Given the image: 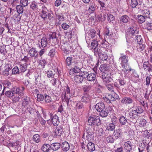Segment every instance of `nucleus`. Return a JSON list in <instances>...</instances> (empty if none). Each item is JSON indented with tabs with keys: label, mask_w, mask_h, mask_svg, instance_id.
Segmentation results:
<instances>
[{
	"label": "nucleus",
	"mask_w": 152,
	"mask_h": 152,
	"mask_svg": "<svg viewBox=\"0 0 152 152\" xmlns=\"http://www.w3.org/2000/svg\"><path fill=\"white\" fill-rule=\"evenodd\" d=\"M137 18L138 22L140 23H142L145 22V19L146 18L145 17L141 15H138Z\"/></svg>",
	"instance_id": "nucleus-30"
},
{
	"label": "nucleus",
	"mask_w": 152,
	"mask_h": 152,
	"mask_svg": "<svg viewBox=\"0 0 152 152\" xmlns=\"http://www.w3.org/2000/svg\"><path fill=\"white\" fill-rule=\"evenodd\" d=\"M106 109L107 108L100 112V115L102 117H106L107 116L108 112L107 110H106Z\"/></svg>",
	"instance_id": "nucleus-36"
},
{
	"label": "nucleus",
	"mask_w": 152,
	"mask_h": 152,
	"mask_svg": "<svg viewBox=\"0 0 152 152\" xmlns=\"http://www.w3.org/2000/svg\"><path fill=\"white\" fill-rule=\"evenodd\" d=\"M48 14V13L42 12V13L40 15V16L44 20H45L46 19L47 17Z\"/></svg>",
	"instance_id": "nucleus-60"
},
{
	"label": "nucleus",
	"mask_w": 152,
	"mask_h": 152,
	"mask_svg": "<svg viewBox=\"0 0 152 152\" xmlns=\"http://www.w3.org/2000/svg\"><path fill=\"white\" fill-rule=\"evenodd\" d=\"M37 100L38 101H41L44 99V95L37 94Z\"/></svg>",
	"instance_id": "nucleus-55"
},
{
	"label": "nucleus",
	"mask_w": 152,
	"mask_h": 152,
	"mask_svg": "<svg viewBox=\"0 0 152 152\" xmlns=\"http://www.w3.org/2000/svg\"><path fill=\"white\" fill-rule=\"evenodd\" d=\"M61 146L60 143L55 142L51 144L50 148L54 151H56L59 149Z\"/></svg>",
	"instance_id": "nucleus-17"
},
{
	"label": "nucleus",
	"mask_w": 152,
	"mask_h": 152,
	"mask_svg": "<svg viewBox=\"0 0 152 152\" xmlns=\"http://www.w3.org/2000/svg\"><path fill=\"white\" fill-rule=\"evenodd\" d=\"M115 82H117L119 86H124L126 84V82L123 79H118L116 80Z\"/></svg>",
	"instance_id": "nucleus-38"
},
{
	"label": "nucleus",
	"mask_w": 152,
	"mask_h": 152,
	"mask_svg": "<svg viewBox=\"0 0 152 152\" xmlns=\"http://www.w3.org/2000/svg\"><path fill=\"white\" fill-rule=\"evenodd\" d=\"M87 75V79L89 81H93L95 80L96 79V74L94 73H91L88 74L86 73Z\"/></svg>",
	"instance_id": "nucleus-20"
},
{
	"label": "nucleus",
	"mask_w": 152,
	"mask_h": 152,
	"mask_svg": "<svg viewBox=\"0 0 152 152\" xmlns=\"http://www.w3.org/2000/svg\"><path fill=\"white\" fill-rule=\"evenodd\" d=\"M136 41L138 44H141L142 43V38L140 35H137L135 37Z\"/></svg>",
	"instance_id": "nucleus-41"
},
{
	"label": "nucleus",
	"mask_w": 152,
	"mask_h": 152,
	"mask_svg": "<svg viewBox=\"0 0 152 152\" xmlns=\"http://www.w3.org/2000/svg\"><path fill=\"white\" fill-rule=\"evenodd\" d=\"M44 100L46 103H50L52 102L53 99L51 97L47 95V94H44Z\"/></svg>",
	"instance_id": "nucleus-31"
},
{
	"label": "nucleus",
	"mask_w": 152,
	"mask_h": 152,
	"mask_svg": "<svg viewBox=\"0 0 152 152\" xmlns=\"http://www.w3.org/2000/svg\"><path fill=\"white\" fill-rule=\"evenodd\" d=\"M49 115H50L53 125L55 126H57L59 123V117L56 115H54L52 117L53 115L50 113L49 114Z\"/></svg>",
	"instance_id": "nucleus-9"
},
{
	"label": "nucleus",
	"mask_w": 152,
	"mask_h": 152,
	"mask_svg": "<svg viewBox=\"0 0 152 152\" xmlns=\"http://www.w3.org/2000/svg\"><path fill=\"white\" fill-rule=\"evenodd\" d=\"M96 8L95 7L94 5H92L90 6L88 9V11L90 13L93 12Z\"/></svg>",
	"instance_id": "nucleus-52"
},
{
	"label": "nucleus",
	"mask_w": 152,
	"mask_h": 152,
	"mask_svg": "<svg viewBox=\"0 0 152 152\" xmlns=\"http://www.w3.org/2000/svg\"><path fill=\"white\" fill-rule=\"evenodd\" d=\"M115 125L114 123H110L107 126V129L110 131H113L115 128Z\"/></svg>",
	"instance_id": "nucleus-44"
},
{
	"label": "nucleus",
	"mask_w": 152,
	"mask_h": 152,
	"mask_svg": "<svg viewBox=\"0 0 152 152\" xmlns=\"http://www.w3.org/2000/svg\"><path fill=\"white\" fill-rule=\"evenodd\" d=\"M35 81L36 84L41 83V76L39 74H37L35 76Z\"/></svg>",
	"instance_id": "nucleus-42"
},
{
	"label": "nucleus",
	"mask_w": 152,
	"mask_h": 152,
	"mask_svg": "<svg viewBox=\"0 0 152 152\" xmlns=\"http://www.w3.org/2000/svg\"><path fill=\"white\" fill-rule=\"evenodd\" d=\"M17 12L19 14L22 13L23 11V7L20 5H17L16 7Z\"/></svg>",
	"instance_id": "nucleus-48"
},
{
	"label": "nucleus",
	"mask_w": 152,
	"mask_h": 152,
	"mask_svg": "<svg viewBox=\"0 0 152 152\" xmlns=\"http://www.w3.org/2000/svg\"><path fill=\"white\" fill-rule=\"evenodd\" d=\"M84 93L91 92L92 90V86L91 85L85 86L83 88Z\"/></svg>",
	"instance_id": "nucleus-29"
},
{
	"label": "nucleus",
	"mask_w": 152,
	"mask_h": 152,
	"mask_svg": "<svg viewBox=\"0 0 152 152\" xmlns=\"http://www.w3.org/2000/svg\"><path fill=\"white\" fill-rule=\"evenodd\" d=\"M72 58L71 57H68L66 59V62L67 65L68 66L70 65L72 63Z\"/></svg>",
	"instance_id": "nucleus-54"
},
{
	"label": "nucleus",
	"mask_w": 152,
	"mask_h": 152,
	"mask_svg": "<svg viewBox=\"0 0 152 152\" xmlns=\"http://www.w3.org/2000/svg\"><path fill=\"white\" fill-rule=\"evenodd\" d=\"M56 53L55 50L54 49H52L50 50L48 53V55L52 58L55 56Z\"/></svg>",
	"instance_id": "nucleus-49"
},
{
	"label": "nucleus",
	"mask_w": 152,
	"mask_h": 152,
	"mask_svg": "<svg viewBox=\"0 0 152 152\" xmlns=\"http://www.w3.org/2000/svg\"><path fill=\"white\" fill-rule=\"evenodd\" d=\"M50 148V145L47 144H44L42 146V150L44 152H48Z\"/></svg>",
	"instance_id": "nucleus-26"
},
{
	"label": "nucleus",
	"mask_w": 152,
	"mask_h": 152,
	"mask_svg": "<svg viewBox=\"0 0 152 152\" xmlns=\"http://www.w3.org/2000/svg\"><path fill=\"white\" fill-rule=\"evenodd\" d=\"M30 98L29 97H25L23 99L22 105L23 106L25 107L26 105L29 104L30 102Z\"/></svg>",
	"instance_id": "nucleus-25"
},
{
	"label": "nucleus",
	"mask_w": 152,
	"mask_h": 152,
	"mask_svg": "<svg viewBox=\"0 0 152 152\" xmlns=\"http://www.w3.org/2000/svg\"><path fill=\"white\" fill-rule=\"evenodd\" d=\"M47 75L48 77H53L54 74L52 71L49 70L47 72Z\"/></svg>",
	"instance_id": "nucleus-61"
},
{
	"label": "nucleus",
	"mask_w": 152,
	"mask_h": 152,
	"mask_svg": "<svg viewBox=\"0 0 152 152\" xmlns=\"http://www.w3.org/2000/svg\"><path fill=\"white\" fill-rule=\"evenodd\" d=\"M96 31L94 30H91L89 34L90 37L92 38H94L96 36Z\"/></svg>",
	"instance_id": "nucleus-58"
},
{
	"label": "nucleus",
	"mask_w": 152,
	"mask_h": 152,
	"mask_svg": "<svg viewBox=\"0 0 152 152\" xmlns=\"http://www.w3.org/2000/svg\"><path fill=\"white\" fill-rule=\"evenodd\" d=\"M142 15L145 17L146 18H149L150 16V13L148 9H145L142 11Z\"/></svg>",
	"instance_id": "nucleus-21"
},
{
	"label": "nucleus",
	"mask_w": 152,
	"mask_h": 152,
	"mask_svg": "<svg viewBox=\"0 0 152 152\" xmlns=\"http://www.w3.org/2000/svg\"><path fill=\"white\" fill-rule=\"evenodd\" d=\"M134 110L137 112L138 115L142 113L143 111L142 107L139 106H136L135 109Z\"/></svg>",
	"instance_id": "nucleus-50"
},
{
	"label": "nucleus",
	"mask_w": 152,
	"mask_h": 152,
	"mask_svg": "<svg viewBox=\"0 0 152 152\" xmlns=\"http://www.w3.org/2000/svg\"><path fill=\"white\" fill-rule=\"evenodd\" d=\"M99 69L102 72H103V73H105V72L108 69V68L106 64L101 65Z\"/></svg>",
	"instance_id": "nucleus-39"
},
{
	"label": "nucleus",
	"mask_w": 152,
	"mask_h": 152,
	"mask_svg": "<svg viewBox=\"0 0 152 152\" xmlns=\"http://www.w3.org/2000/svg\"><path fill=\"white\" fill-rule=\"evenodd\" d=\"M145 28L148 30H152V23H148L145 26Z\"/></svg>",
	"instance_id": "nucleus-64"
},
{
	"label": "nucleus",
	"mask_w": 152,
	"mask_h": 152,
	"mask_svg": "<svg viewBox=\"0 0 152 152\" xmlns=\"http://www.w3.org/2000/svg\"><path fill=\"white\" fill-rule=\"evenodd\" d=\"M99 44L98 41L96 40L93 39L91 43V46H89L90 49L92 51H94L95 49L98 48Z\"/></svg>",
	"instance_id": "nucleus-14"
},
{
	"label": "nucleus",
	"mask_w": 152,
	"mask_h": 152,
	"mask_svg": "<svg viewBox=\"0 0 152 152\" xmlns=\"http://www.w3.org/2000/svg\"><path fill=\"white\" fill-rule=\"evenodd\" d=\"M150 64H149V63L148 61L145 62L143 64V68L145 70V71L147 70V69L149 67V65Z\"/></svg>",
	"instance_id": "nucleus-62"
},
{
	"label": "nucleus",
	"mask_w": 152,
	"mask_h": 152,
	"mask_svg": "<svg viewBox=\"0 0 152 152\" xmlns=\"http://www.w3.org/2000/svg\"><path fill=\"white\" fill-rule=\"evenodd\" d=\"M128 56L124 55L120 57L119 58V61L120 62L121 68L122 72L124 73L125 76L129 74L131 70V68L128 63Z\"/></svg>",
	"instance_id": "nucleus-1"
},
{
	"label": "nucleus",
	"mask_w": 152,
	"mask_h": 152,
	"mask_svg": "<svg viewBox=\"0 0 152 152\" xmlns=\"http://www.w3.org/2000/svg\"><path fill=\"white\" fill-rule=\"evenodd\" d=\"M107 17L108 20L110 22L113 21L115 19L114 16L110 14H108Z\"/></svg>",
	"instance_id": "nucleus-56"
},
{
	"label": "nucleus",
	"mask_w": 152,
	"mask_h": 152,
	"mask_svg": "<svg viewBox=\"0 0 152 152\" xmlns=\"http://www.w3.org/2000/svg\"><path fill=\"white\" fill-rule=\"evenodd\" d=\"M25 89L23 86H21L20 87L15 86L13 87L12 90L15 94H18L20 96H21L23 94V91Z\"/></svg>",
	"instance_id": "nucleus-8"
},
{
	"label": "nucleus",
	"mask_w": 152,
	"mask_h": 152,
	"mask_svg": "<svg viewBox=\"0 0 152 152\" xmlns=\"http://www.w3.org/2000/svg\"><path fill=\"white\" fill-rule=\"evenodd\" d=\"M103 82L105 85L107 84L112 81V79L111 78V75L110 74H107L106 73H103L102 77Z\"/></svg>",
	"instance_id": "nucleus-6"
},
{
	"label": "nucleus",
	"mask_w": 152,
	"mask_h": 152,
	"mask_svg": "<svg viewBox=\"0 0 152 152\" xmlns=\"http://www.w3.org/2000/svg\"><path fill=\"white\" fill-rule=\"evenodd\" d=\"M84 77L82 75H76L74 77V80L77 83H81L83 80Z\"/></svg>",
	"instance_id": "nucleus-22"
},
{
	"label": "nucleus",
	"mask_w": 152,
	"mask_h": 152,
	"mask_svg": "<svg viewBox=\"0 0 152 152\" xmlns=\"http://www.w3.org/2000/svg\"><path fill=\"white\" fill-rule=\"evenodd\" d=\"M55 132L57 135H60L62 133V129L60 127H58L55 130Z\"/></svg>",
	"instance_id": "nucleus-46"
},
{
	"label": "nucleus",
	"mask_w": 152,
	"mask_h": 152,
	"mask_svg": "<svg viewBox=\"0 0 152 152\" xmlns=\"http://www.w3.org/2000/svg\"><path fill=\"white\" fill-rule=\"evenodd\" d=\"M131 71H132V73L131 74L132 77H134L136 78H138L139 77V75L137 74V73L135 71V70H134L132 69H131V70L130 71V72H129V74H128L127 75H130V72ZM126 76V75L125 76H125Z\"/></svg>",
	"instance_id": "nucleus-43"
},
{
	"label": "nucleus",
	"mask_w": 152,
	"mask_h": 152,
	"mask_svg": "<svg viewBox=\"0 0 152 152\" xmlns=\"http://www.w3.org/2000/svg\"><path fill=\"white\" fill-rule=\"evenodd\" d=\"M20 3L24 7L26 6L28 4V0H20Z\"/></svg>",
	"instance_id": "nucleus-59"
},
{
	"label": "nucleus",
	"mask_w": 152,
	"mask_h": 152,
	"mask_svg": "<svg viewBox=\"0 0 152 152\" xmlns=\"http://www.w3.org/2000/svg\"><path fill=\"white\" fill-rule=\"evenodd\" d=\"M12 73L13 75H16L19 74L20 70L17 66H15L12 69Z\"/></svg>",
	"instance_id": "nucleus-40"
},
{
	"label": "nucleus",
	"mask_w": 152,
	"mask_h": 152,
	"mask_svg": "<svg viewBox=\"0 0 152 152\" xmlns=\"http://www.w3.org/2000/svg\"><path fill=\"white\" fill-rule=\"evenodd\" d=\"M119 121L121 124L122 125H126L127 124V121L124 116L120 117Z\"/></svg>",
	"instance_id": "nucleus-32"
},
{
	"label": "nucleus",
	"mask_w": 152,
	"mask_h": 152,
	"mask_svg": "<svg viewBox=\"0 0 152 152\" xmlns=\"http://www.w3.org/2000/svg\"><path fill=\"white\" fill-rule=\"evenodd\" d=\"M61 27L64 30L68 29L69 27V26L66 23H64L61 25Z\"/></svg>",
	"instance_id": "nucleus-63"
},
{
	"label": "nucleus",
	"mask_w": 152,
	"mask_h": 152,
	"mask_svg": "<svg viewBox=\"0 0 152 152\" xmlns=\"http://www.w3.org/2000/svg\"><path fill=\"white\" fill-rule=\"evenodd\" d=\"M105 86L108 90L111 92H113L115 89L120 88V86L117 82H115L114 84H107Z\"/></svg>",
	"instance_id": "nucleus-7"
},
{
	"label": "nucleus",
	"mask_w": 152,
	"mask_h": 152,
	"mask_svg": "<svg viewBox=\"0 0 152 152\" xmlns=\"http://www.w3.org/2000/svg\"><path fill=\"white\" fill-rule=\"evenodd\" d=\"M140 2L139 0H131L130 6L132 8H137L140 5Z\"/></svg>",
	"instance_id": "nucleus-23"
},
{
	"label": "nucleus",
	"mask_w": 152,
	"mask_h": 152,
	"mask_svg": "<svg viewBox=\"0 0 152 152\" xmlns=\"http://www.w3.org/2000/svg\"><path fill=\"white\" fill-rule=\"evenodd\" d=\"M28 54L32 57H34L35 58L38 57V53L36 49L32 48L30 49L28 51Z\"/></svg>",
	"instance_id": "nucleus-12"
},
{
	"label": "nucleus",
	"mask_w": 152,
	"mask_h": 152,
	"mask_svg": "<svg viewBox=\"0 0 152 152\" xmlns=\"http://www.w3.org/2000/svg\"><path fill=\"white\" fill-rule=\"evenodd\" d=\"M127 31L129 34H131L132 35H135V34H137L138 32L137 29L134 27L128 28L127 29Z\"/></svg>",
	"instance_id": "nucleus-27"
},
{
	"label": "nucleus",
	"mask_w": 152,
	"mask_h": 152,
	"mask_svg": "<svg viewBox=\"0 0 152 152\" xmlns=\"http://www.w3.org/2000/svg\"><path fill=\"white\" fill-rule=\"evenodd\" d=\"M125 149L127 152H129L132 149V145L131 142L130 141L125 142L124 145Z\"/></svg>",
	"instance_id": "nucleus-16"
},
{
	"label": "nucleus",
	"mask_w": 152,
	"mask_h": 152,
	"mask_svg": "<svg viewBox=\"0 0 152 152\" xmlns=\"http://www.w3.org/2000/svg\"><path fill=\"white\" fill-rule=\"evenodd\" d=\"M41 43L42 47H45L48 44V41L46 38L45 37H43L41 39Z\"/></svg>",
	"instance_id": "nucleus-34"
},
{
	"label": "nucleus",
	"mask_w": 152,
	"mask_h": 152,
	"mask_svg": "<svg viewBox=\"0 0 152 152\" xmlns=\"http://www.w3.org/2000/svg\"><path fill=\"white\" fill-rule=\"evenodd\" d=\"M91 99V98L88 94L84 93L83 95L81 97V101L86 104L89 103L90 102Z\"/></svg>",
	"instance_id": "nucleus-11"
},
{
	"label": "nucleus",
	"mask_w": 152,
	"mask_h": 152,
	"mask_svg": "<svg viewBox=\"0 0 152 152\" xmlns=\"http://www.w3.org/2000/svg\"><path fill=\"white\" fill-rule=\"evenodd\" d=\"M61 148L64 151H67L69 149V145L67 142L65 141L62 142Z\"/></svg>",
	"instance_id": "nucleus-18"
},
{
	"label": "nucleus",
	"mask_w": 152,
	"mask_h": 152,
	"mask_svg": "<svg viewBox=\"0 0 152 152\" xmlns=\"http://www.w3.org/2000/svg\"><path fill=\"white\" fill-rule=\"evenodd\" d=\"M76 107L77 109H82L83 108L84 105L82 102H79L77 103Z\"/></svg>",
	"instance_id": "nucleus-53"
},
{
	"label": "nucleus",
	"mask_w": 152,
	"mask_h": 152,
	"mask_svg": "<svg viewBox=\"0 0 152 152\" xmlns=\"http://www.w3.org/2000/svg\"><path fill=\"white\" fill-rule=\"evenodd\" d=\"M135 90H132V91H130V94L133 97L136 99L137 98L138 95L137 94L135 91Z\"/></svg>",
	"instance_id": "nucleus-51"
},
{
	"label": "nucleus",
	"mask_w": 152,
	"mask_h": 152,
	"mask_svg": "<svg viewBox=\"0 0 152 152\" xmlns=\"http://www.w3.org/2000/svg\"><path fill=\"white\" fill-rule=\"evenodd\" d=\"M24 107L26 109H27L28 110L29 112L31 114L32 113L34 110V107L32 105H29V104L28 105H26V106Z\"/></svg>",
	"instance_id": "nucleus-45"
},
{
	"label": "nucleus",
	"mask_w": 152,
	"mask_h": 152,
	"mask_svg": "<svg viewBox=\"0 0 152 152\" xmlns=\"http://www.w3.org/2000/svg\"><path fill=\"white\" fill-rule=\"evenodd\" d=\"M74 92L72 90H71L67 86L66 91H65L64 95H63L62 98L64 99L67 103L69 102V100L71 96L74 95Z\"/></svg>",
	"instance_id": "nucleus-4"
},
{
	"label": "nucleus",
	"mask_w": 152,
	"mask_h": 152,
	"mask_svg": "<svg viewBox=\"0 0 152 152\" xmlns=\"http://www.w3.org/2000/svg\"><path fill=\"white\" fill-rule=\"evenodd\" d=\"M19 68L20 73H23L27 70V66L26 64H20Z\"/></svg>",
	"instance_id": "nucleus-28"
},
{
	"label": "nucleus",
	"mask_w": 152,
	"mask_h": 152,
	"mask_svg": "<svg viewBox=\"0 0 152 152\" xmlns=\"http://www.w3.org/2000/svg\"><path fill=\"white\" fill-rule=\"evenodd\" d=\"M122 134V132L119 129H118L114 131V134L117 138L120 137Z\"/></svg>",
	"instance_id": "nucleus-37"
},
{
	"label": "nucleus",
	"mask_w": 152,
	"mask_h": 152,
	"mask_svg": "<svg viewBox=\"0 0 152 152\" xmlns=\"http://www.w3.org/2000/svg\"><path fill=\"white\" fill-rule=\"evenodd\" d=\"M98 116L91 115L89 117L88 122L89 125L91 126L96 125L97 126L100 124V120Z\"/></svg>",
	"instance_id": "nucleus-2"
},
{
	"label": "nucleus",
	"mask_w": 152,
	"mask_h": 152,
	"mask_svg": "<svg viewBox=\"0 0 152 152\" xmlns=\"http://www.w3.org/2000/svg\"><path fill=\"white\" fill-rule=\"evenodd\" d=\"M107 47V45L105 44V41H102L99 48L98 47L97 48L95 49L93 52L96 56L98 55L99 57L104 53L103 50H104Z\"/></svg>",
	"instance_id": "nucleus-3"
},
{
	"label": "nucleus",
	"mask_w": 152,
	"mask_h": 152,
	"mask_svg": "<svg viewBox=\"0 0 152 152\" xmlns=\"http://www.w3.org/2000/svg\"><path fill=\"white\" fill-rule=\"evenodd\" d=\"M87 147L88 150L90 152L94 151L95 149L94 144L91 142H89Z\"/></svg>",
	"instance_id": "nucleus-24"
},
{
	"label": "nucleus",
	"mask_w": 152,
	"mask_h": 152,
	"mask_svg": "<svg viewBox=\"0 0 152 152\" xmlns=\"http://www.w3.org/2000/svg\"><path fill=\"white\" fill-rule=\"evenodd\" d=\"M38 4L35 2H32L31 5V8L33 10H36L38 9Z\"/></svg>",
	"instance_id": "nucleus-47"
},
{
	"label": "nucleus",
	"mask_w": 152,
	"mask_h": 152,
	"mask_svg": "<svg viewBox=\"0 0 152 152\" xmlns=\"http://www.w3.org/2000/svg\"><path fill=\"white\" fill-rule=\"evenodd\" d=\"M136 122L138 123V125L140 127H144L146 123V120L144 119H139L136 120Z\"/></svg>",
	"instance_id": "nucleus-19"
},
{
	"label": "nucleus",
	"mask_w": 152,
	"mask_h": 152,
	"mask_svg": "<svg viewBox=\"0 0 152 152\" xmlns=\"http://www.w3.org/2000/svg\"><path fill=\"white\" fill-rule=\"evenodd\" d=\"M5 95L7 97L10 98H12L15 96L14 92L12 90L11 91H8L6 92L5 93Z\"/></svg>",
	"instance_id": "nucleus-33"
},
{
	"label": "nucleus",
	"mask_w": 152,
	"mask_h": 152,
	"mask_svg": "<svg viewBox=\"0 0 152 152\" xmlns=\"http://www.w3.org/2000/svg\"><path fill=\"white\" fill-rule=\"evenodd\" d=\"M128 116L129 117L130 119H132L131 121L133 124L136 123V120L138 118V114L137 112H136L134 109H132L131 111H130L128 115Z\"/></svg>",
	"instance_id": "nucleus-5"
},
{
	"label": "nucleus",
	"mask_w": 152,
	"mask_h": 152,
	"mask_svg": "<svg viewBox=\"0 0 152 152\" xmlns=\"http://www.w3.org/2000/svg\"><path fill=\"white\" fill-rule=\"evenodd\" d=\"M139 48L138 49L137 48V49H138V50L141 51H143L145 50V47L146 46L144 44H142H142H139Z\"/></svg>",
	"instance_id": "nucleus-57"
},
{
	"label": "nucleus",
	"mask_w": 152,
	"mask_h": 152,
	"mask_svg": "<svg viewBox=\"0 0 152 152\" xmlns=\"http://www.w3.org/2000/svg\"><path fill=\"white\" fill-rule=\"evenodd\" d=\"M133 101L132 98L129 97H126L122 99L121 102L123 104H129L132 103Z\"/></svg>",
	"instance_id": "nucleus-10"
},
{
	"label": "nucleus",
	"mask_w": 152,
	"mask_h": 152,
	"mask_svg": "<svg viewBox=\"0 0 152 152\" xmlns=\"http://www.w3.org/2000/svg\"><path fill=\"white\" fill-rule=\"evenodd\" d=\"M95 107L97 111L99 112L104 109L105 106L103 102H100L96 104Z\"/></svg>",
	"instance_id": "nucleus-13"
},
{
	"label": "nucleus",
	"mask_w": 152,
	"mask_h": 152,
	"mask_svg": "<svg viewBox=\"0 0 152 152\" xmlns=\"http://www.w3.org/2000/svg\"><path fill=\"white\" fill-rule=\"evenodd\" d=\"M33 140L36 143H38L40 141V136L38 134H34L33 137Z\"/></svg>",
	"instance_id": "nucleus-35"
},
{
	"label": "nucleus",
	"mask_w": 152,
	"mask_h": 152,
	"mask_svg": "<svg viewBox=\"0 0 152 152\" xmlns=\"http://www.w3.org/2000/svg\"><path fill=\"white\" fill-rule=\"evenodd\" d=\"M120 20L121 23H126L129 22L130 18L126 15H124L122 16L120 18Z\"/></svg>",
	"instance_id": "nucleus-15"
}]
</instances>
